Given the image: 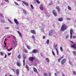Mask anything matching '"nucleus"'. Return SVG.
<instances>
[{
	"label": "nucleus",
	"instance_id": "nucleus-2",
	"mask_svg": "<svg viewBox=\"0 0 76 76\" xmlns=\"http://www.w3.org/2000/svg\"><path fill=\"white\" fill-rule=\"evenodd\" d=\"M67 29V26H66L65 24H63L61 28V31H64Z\"/></svg>",
	"mask_w": 76,
	"mask_h": 76
},
{
	"label": "nucleus",
	"instance_id": "nucleus-27",
	"mask_svg": "<svg viewBox=\"0 0 76 76\" xmlns=\"http://www.w3.org/2000/svg\"><path fill=\"white\" fill-rule=\"evenodd\" d=\"M26 69H27V70L28 71L29 70V67H28V65H26Z\"/></svg>",
	"mask_w": 76,
	"mask_h": 76
},
{
	"label": "nucleus",
	"instance_id": "nucleus-39",
	"mask_svg": "<svg viewBox=\"0 0 76 76\" xmlns=\"http://www.w3.org/2000/svg\"><path fill=\"white\" fill-rule=\"evenodd\" d=\"M23 65L25 66V59H24L23 60Z\"/></svg>",
	"mask_w": 76,
	"mask_h": 76
},
{
	"label": "nucleus",
	"instance_id": "nucleus-34",
	"mask_svg": "<svg viewBox=\"0 0 76 76\" xmlns=\"http://www.w3.org/2000/svg\"><path fill=\"white\" fill-rule=\"evenodd\" d=\"M14 3L16 5H17V6H19V4L18 3L16 2H15Z\"/></svg>",
	"mask_w": 76,
	"mask_h": 76
},
{
	"label": "nucleus",
	"instance_id": "nucleus-37",
	"mask_svg": "<svg viewBox=\"0 0 76 76\" xmlns=\"http://www.w3.org/2000/svg\"><path fill=\"white\" fill-rule=\"evenodd\" d=\"M31 7L32 9H34V7L33 6V5H32V4L31 5Z\"/></svg>",
	"mask_w": 76,
	"mask_h": 76
},
{
	"label": "nucleus",
	"instance_id": "nucleus-8",
	"mask_svg": "<svg viewBox=\"0 0 76 76\" xmlns=\"http://www.w3.org/2000/svg\"><path fill=\"white\" fill-rule=\"evenodd\" d=\"M14 20L15 23L16 24V25H18L19 24V22L16 19H14Z\"/></svg>",
	"mask_w": 76,
	"mask_h": 76
},
{
	"label": "nucleus",
	"instance_id": "nucleus-38",
	"mask_svg": "<svg viewBox=\"0 0 76 76\" xmlns=\"http://www.w3.org/2000/svg\"><path fill=\"white\" fill-rule=\"evenodd\" d=\"M12 49H13V48H11L10 49H8L7 50L8 51H10V50H12Z\"/></svg>",
	"mask_w": 76,
	"mask_h": 76
},
{
	"label": "nucleus",
	"instance_id": "nucleus-19",
	"mask_svg": "<svg viewBox=\"0 0 76 76\" xmlns=\"http://www.w3.org/2000/svg\"><path fill=\"white\" fill-rule=\"evenodd\" d=\"M40 8L41 10H43V6H42V5H40Z\"/></svg>",
	"mask_w": 76,
	"mask_h": 76
},
{
	"label": "nucleus",
	"instance_id": "nucleus-36",
	"mask_svg": "<svg viewBox=\"0 0 76 76\" xmlns=\"http://www.w3.org/2000/svg\"><path fill=\"white\" fill-rule=\"evenodd\" d=\"M33 39H35V36H34V35H33L32 37H31Z\"/></svg>",
	"mask_w": 76,
	"mask_h": 76
},
{
	"label": "nucleus",
	"instance_id": "nucleus-40",
	"mask_svg": "<svg viewBox=\"0 0 76 76\" xmlns=\"http://www.w3.org/2000/svg\"><path fill=\"white\" fill-rule=\"evenodd\" d=\"M27 48L28 49V50H30L31 48H30V47H29V46H27Z\"/></svg>",
	"mask_w": 76,
	"mask_h": 76
},
{
	"label": "nucleus",
	"instance_id": "nucleus-24",
	"mask_svg": "<svg viewBox=\"0 0 76 76\" xmlns=\"http://www.w3.org/2000/svg\"><path fill=\"white\" fill-rule=\"evenodd\" d=\"M24 51L26 53H28V50L25 49H24Z\"/></svg>",
	"mask_w": 76,
	"mask_h": 76
},
{
	"label": "nucleus",
	"instance_id": "nucleus-44",
	"mask_svg": "<svg viewBox=\"0 0 76 76\" xmlns=\"http://www.w3.org/2000/svg\"><path fill=\"white\" fill-rule=\"evenodd\" d=\"M5 1H6V2H7V3H9V1L8 0H4Z\"/></svg>",
	"mask_w": 76,
	"mask_h": 76
},
{
	"label": "nucleus",
	"instance_id": "nucleus-31",
	"mask_svg": "<svg viewBox=\"0 0 76 76\" xmlns=\"http://www.w3.org/2000/svg\"><path fill=\"white\" fill-rule=\"evenodd\" d=\"M8 21L10 23H11V24H13V23L12 22V21H11L10 19H8Z\"/></svg>",
	"mask_w": 76,
	"mask_h": 76
},
{
	"label": "nucleus",
	"instance_id": "nucleus-26",
	"mask_svg": "<svg viewBox=\"0 0 76 76\" xmlns=\"http://www.w3.org/2000/svg\"><path fill=\"white\" fill-rule=\"evenodd\" d=\"M40 30H41V32H44V29L42 28H40Z\"/></svg>",
	"mask_w": 76,
	"mask_h": 76
},
{
	"label": "nucleus",
	"instance_id": "nucleus-30",
	"mask_svg": "<svg viewBox=\"0 0 76 76\" xmlns=\"http://www.w3.org/2000/svg\"><path fill=\"white\" fill-rule=\"evenodd\" d=\"M18 58H19V59H20V58H21V57L20 56V55H19L18 56Z\"/></svg>",
	"mask_w": 76,
	"mask_h": 76
},
{
	"label": "nucleus",
	"instance_id": "nucleus-43",
	"mask_svg": "<svg viewBox=\"0 0 76 76\" xmlns=\"http://www.w3.org/2000/svg\"><path fill=\"white\" fill-rule=\"evenodd\" d=\"M36 1L37 2V3L38 4H39V3H40V2H39V1L37 0Z\"/></svg>",
	"mask_w": 76,
	"mask_h": 76
},
{
	"label": "nucleus",
	"instance_id": "nucleus-59",
	"mask_svg": "<svg viewBox=\"0 0 76 76\" xmlns=\"http://www.w3.org/2000/svg\"><path fill=\"white\" fill-rule=\"evenodd\" d=\"M16 29H19V26H17V27H16Z\"/></svg>",
	"mask_w": 76,
	"mask_h": 76
},
{
	"label": "nucleus",
	"instance_id": "nucleus-18",
	"mask_svg": "<svg viewBox=\"0 0 76 76\" xmlns=\"http://www.w3.org/2000/svg\"><path fill=\"white\" fill-rule=\"evenodd\" d=\"M17 32L18 33L19 35L20 36V37L21 38H22V34H21V33L20 32V31H18Z\"/></svg>",
	"mask_w": 76,
	"mask_h": 76
},
{
	"label": "nucleus",
	"instance_id": "nucleus-20",
	"mask_svg": "<svg viewBox=\"0 0 76 76\" xmlns=\"http://www.w3.org/2000/svg\"><path fill=\"white\" fill-rule=\"evenodd\" d=\"M57 53V55H58L59 54V52H58V49H56V50Z\"/></svg>",
	"mask_w": 76,
	"mask_h": 76
},
{
	"label": "nucleus",
	"instance_id": "nucleus-15",
	"mask_svg": "<svg viewBox=\"0 0 76 76\" xmlns=\"http://www.w3.org/2000/svg\"><path fill=\"white\" fill-rule=\"evenodd\" d=\"M58 21H59V22H62L63 20V18H60L58 19Z\"/></svg>",
	"mask_w": 76,
	"mask_h": 76
},
{
	"label": "nucleus",
	"instance_id": "nucleus-10",
	"mask_svg": "<svg viewBox=\"0 0 76 76\" xmlns=\"http://www.w3.org/2000/svg\"><path fill=\"white\" fill-rule=\"evenodd\" d=\"M17 65L19 67H20V66H21V64L19 62H17Z\"/></svg>",
	"mask_w": 76,
	"mask_h": 76
},
{
	"label": "nucleus",
	"instance_id": "nucleus-58",
	"mask_svg": "<svg viewBox=\"0 0 76 76\" xmlns=\"http://www.w3.org/2000/svg\"><path fill=\"white\" fill-rule=\"evenodd\" d=\"M73 73H74V75H76V72L74 71L73 72Z\"/></svg>",
	"mask_w": 76,
	"mask_h": 76
},
{
	"label": "nucleus",
	"instance_id": "nucleus-54",
	"mask_svg": "<svg viewBox=\"0 0 76 76\" xmlns=\"http://www.w3.org/2000/svg\"><path fill=\"white\" fill-rule=\"evenodd\" d=\"M45 36H43V39H45Z\"/></svg>",
	"mask_w": 76,
	"mask_h": 76
},
{
	"label": "nucleus",
	"instance_id": "nucleus-33",
	"mask_svg": "<svg viewBox=\"0 0 76 76\" xmlns=\"http://www.w3.org/2000/svg\"><path fill=\"white\" fill-rule=\"evenodd\" d=\"M44 76H48L47 74V73H44L43 74Z\"/></svg>",
	"mask_w": 76,
	"mask_h": 76
},
{
	"label": "nucleus",
	"instance_id": "nucleus-53",
	"mask_svg": "<svg viewBox=\"0 0 76 76\" xmlns=\"http://www.w3.org/2000/svg\"><path fill=\"white\" fill-rule=\"evenodd\" d=\"M64 57V56H62L60 58L61 59H62V58H63Z\"/></svg>",
	"mask_w": 76,
	"mask_h": 76
},
{
	"label": "nucleus",
	"instance_id": "nucleus-56",
	"mask_svg": "<svg viewBox=\"0 0 76 76\" xmlns=\"http://www.w3.org/2000/svg\"><path fill=\"white\" fill-rule=\"evenodd\" d=\"M46 15L47 16H50V14H48Z\"/></svg>",
	"mask_w": 76,
	"mask_h": 76
},
{
	"label": "nucleus",
	"instance_id": "nucleus-64",
	"mask_svg": "<svg viewBox=\"0 0 76 76\" xmlns=\"http://www.w3.org/2000/svg\"><path fill=\"white\" fill-rule=\"evenodd\" d=\"M62 76H65V75L64 74H62Z\"/></svg>",
	"mask_w": 76,
	"mask_h": 76
},
{
	"label": "nucleus",
	"instance_id": "nucleus-17",
	"mask_svg": "<svg viewBox=\"0 0 76 76\" xmlns=\"http://www.w3.org/2000/svg\"><path fill=\"white\" fill-rule=\"evenodd\" d=\"M23 4H24L26 5V6H29L28 3L27 2H26L23 1Z\"/></svg>",
	"mask_w": 76,
	"mask_h": 76
},
{
	"label": "nucleus",
	"instance_id": "nucleus-55",
	"mask_svg": "<svg viewBox=\"0 0 76 76\" xmlns=\"http://www.w3.org/2000/svg\"><path fill=\"white\" fill-rule=\"evenodd\" d=\"M52 4H53L52 2H50V3H49V5L50 6V5H52Z\"/></svg>",
	"mask_w": 76,
	"mask_h": 76
},
{
	"label": "nucleus",
	"instance_id": "nucleus-25",
	"mask_svg": "<svg viewBox=\"0 0 76 76\" xmlns=\"http://www.w3.org/2000/svg\"><path fill=\"white\" fill-rule=\"evenodd\" d=\"M23 12L24 14H25L26 15L27 13H26V10H23Z\"/></svg>",
	"mask_w": 76,
	"mask_h": 76
},
{
	"label": "nucleus",
	"instance_id": "nucleus-61",
	"mask_svg": "<svg viewBox=\"0 0 76 76\" xmlns=\"http://www.w3.org/2000/svg\"><path fill=\"white\" fill-rule=\"evenodd\" d=\"M73 45H74V46H76V43L74 44Z\"/></svg>",
	"mask_w": 76,
	"mask_h": 76
},
{
	"label": "nucleus",
	"instance_id": "nucleus-13",
	"mask_svg": "<svg viewBox=\"0 0 76 76\" xmlns=\"http://www.w3.org/2000/svg\"><path fill=\"white\" fill-rule=\"evenodd\" d=\"M55 50L58 49L57 48H56L57 47V44H54L53 46Z\"/></svg>",
	"mask_w": 76,
	"mask_h": 76
},
{
	"label": "nucleus",
	"instance_id": "nucleus-16",
	"mask_svg": "<svg viewBox=\"0 0 76 76\" xmlns=\"http://www.w3.org/2000/svg\"><path fill=\"white\" fill-rule=\"evenodd\" d=\"M33 70L36 73H38V72L37 71V69L35 68V67H33Z\"/></svg>",
	"mask_w": 76,
	"mask_h": 76
},
{
	"label": "nucleus",
	"instance_id": "nucleus-52",
	"mask_svg": "<svg viewBox=\"0 0 76 76\" xmlns=\"http://www.w3.org/2000/svg\"><path fill=\"white\" fill-rule=\"evenodd\" d=\"M71 47H72V48H75V45H72L71 46Z\"/></svg>",
	"mask_w": 76,
	"mask_h": 76
},
{
	"label": "nucleus",
	"instance_id": "nucleus-14",
	"mask_svg": "<svg viewBox=\"0 0 76 76\" xmlns=\"http://www.w3.org/2000/svg\"><path fill=\"white\" fill-rule=\"evenodd\" d=\"M31 33L33 34H34L35 35L36 34V32H35V31H34V30H31Z\"/></svg>",
	"mask_w": 76,
	"mask_h": 76
},
{
	"label": "nucleus",
	"instance_id": "nucleus-29",
	"mask_svg": "<svg viewBox=\"0 0 76 76\" xmlns=\"http://www.w3.org/2000/svg\"><path fill=\"white\" fill-rule=\"evenodd\" d=\"M60 49L61 51V52H63V48H62V47H60Z\"/></svg>",
	"mask_w": 76,
	"mask_h": 76
},
{
	"label": "nucleus",
	"instance_id": "nucleus-48",
	"mask_svg": "<svg viewBox=\"0 0 76 76\" xmlns=\"http://www.w3.org/2000/svg\"><path fill=\"white\" fill-rule=\"evenodd\" d=\"M73 54L75 55L76 54V52H75V51H74L73 52Z\"/></svg>",
	"mask_w": 76,
	"mask_h": 76
},
{
	"label": "nucleus",
	"instance_id": "nucleus-12",
	"mask_svg": "<svg viewBox=\"0 0 76 76\" xmlns=\"http://www.w3.org/2000/svg\"><path fill=\"white\" fill-rule=\"evenodd\" d=\"M34 59L35 58L34 57H31L29 58V60H30V61H32L33 60H34Z\"/></svg>",
	"mask_w": 76,
	"mask_h": 76
},
{
	"label": "nucleus",
	"instance_id": "nucleus-47",
	"mask_svg": "<svg viewBox=\"0 0 76 76\" xmlns=\"http://www.w3.org/2000/svg\"><path fill=\"white\" fill-rule=\"evenodd\" d=\"M73 38L74 39H75V38H76V36H73Z\"/></svg>",
	"mask_w": 76,
	"mask_h": 76
},
{
	"label": "nucleus",
	"instance_id": "nucleus-22",
	"mask_svg": "<svg viewBox=\"0 0 76 76\" xmlns=\"http://www.w3.org/2000/svg\"><path fill=\"white\" fill-rule=\"evenodd\" d=\"M56 9L58 10V12H60V8L58 7H56Z\"/></svg>",
	"mask_w": 76,
	"mask_h": 76
},
{
	"label": "nucleus",
	"instance_id": "nucleus-11",
	"mask_svg": "<svg viewBox=\"0 0 76 76\" xmlns=\"http://www.w3.org/2000/svg\"><path fill=\"white\" fill-rule=\"evenodd\" d=\"M6 39L5 38L4 42V47H7V44H6Z\"/></svg>",
	"mask_w": 76,
	"mask_h": 76
},
{
	"label": "nucleus",
	"instance_id": "nucleus-51",
	"mask_svg": "<svg viewBox=\"0 0 76 76\" xmlns=\"http://www.w3.org/2000/svg\"><path fill=\"white\" fill-rule=\"evenodd\" d=\"M67 20H70V18H67Z\"/></svg>",
	"mask_w": 76,
	"mask_h": 76
},
{
	"label": "nucleus",
	"instance_id": "nucleus-28",
	"mask_svg": "<svg viewBox=\"0 0 76 76\" xmlns=\"http://www.w3.org/2000/svg\"><path fill=\"white\" fill-rule=\"evenodd\" d=\"M69 63L71 65V66L72 65V62L70 61H69Z\"/></svg>",
	"mask_w": 76,
	"mask_h": 76
},
{
	"label": "nucleus",
	"instance_id": "nucleus-57",
	"mask_svg": "<svg viewBox=\"0 0 76 76\" xmlns=\"http://www.w3.org/2000/svg\"><path fill=\"white\" fill-rule=\"evenodd\" d=\"M1 54L2 56L3 54V52H1Z\"/></svg>",
	"mask_w": 76,
	"mask_h": 76
},
{
	"label": "nucleus",
	"instance_id": "nucleus-45",
	"mask_svg": "<svg viewBox=\"0 0 76 76\" xmlns=\"http://www.w3.org/2000/svg\"><path fill=\"white\" fill-rule=\"evenodd\" d=\"M1 21L2 23H4V20H1Z\"/></svg>",
	"mask_w": 76,
	"mask_h": 76
},
{
	"label": "nucleus",
	"instance_id": "nucleus-60",
	"mask_svg": "<svg viewBox=\"0 0 76 76\" xmlns=\"http://www.w3.org/2000/svg\"><path fill=\"white\" fill-rule=\"evenodd\" d=\"M12 70H13V72H15V69H12Z\"/></svg>",
	"mask_w": 76,
	"mask_h": 76
},
{
	"label": "nucleus",
	"instance_id": "nucleus-23",
	"mask_svg": "<svg viewBox=\"0 0 76 76\" xmlns=\"http://www.w3.org/2000/svg\"><path fill=\"white\" fill-rule=\"evenodd\" d=\"M68 10H72V8H71V7H70V6H68Z\"/></svg>",
	"mask_w": 76,
	"mask_h": 76
},
{
	"label": "nucleus",
	"instance_id": "nucleus-32",
	"mask_svg": "<svg viewBox=\"0 0 76 76\" xmlns=\"http://www.w3.org/2000/svg\"><path fill=\"white\" fill-rule=\"evenodd\" d=\"M49 42H50V40H49V39H47V43L48 44H49Z\"/></svg>",
	"mask_w": 76,
	"mask_h": 76
},
{
	"label": "nucleus",
	"instance_id": "nucleus-9",
	"mask_svg": "<svg viewBox=\"0 0 76 76\" xmlns=\"http://www.w3.org/2000/svg\"><path fill=\"white\" fill-rule=\"evenodd\" d=\"M53 13L55 16H57V12H56L55 10H53Z\"/></svg>",
	"mask_w": 76,
	"mask_h": 76
},
{
	"label": "nucleus",
	"instance_id": "nucleus-21",
	"mask_svg": "<svg viewBox=\"0 0 76 76\" xmlns=\"http://www.w3.org/2000/svg\"><path fill=\"white\" fill-rule=\"evenodd\" d=\"M46 61H47V63H49V62H50V60H49L48 58H46Z\"/></svg>",
	"mask_w": 76,
	"mask_h": 76
},
{
	"label": "nucleus",
	"instance_id": "nucleus-1",
	"mask_svg": "<svg viewBox=\"0 0 76 76\" xmlns=\"http://www.w3.org/2000/svg\"><path fill=\"white\" fill-rule=\"evenodd\" d=\"M12 37L13 38L12 41L14 44V47H15L16 45H17V44H16V43H17V41H16V38L14 36H13Z\"/></svg>",
	"mask_w": 76,
	"mask_h": 76
},
{
	"label": "nucleus",
	"instance_id": "nucleus-63",
	"mask_svg": "<svg viewBox=\"0 0 76 76\" xmlns=\"http://www.w3.org/2000/svg\"><path fill=\"white\" fill-rule=\"evenodd\" d=\"M6 57H7V56H6V54L5 55V58H6Z\"/></svg>",
	"mask_w": 76,
	"mask_h": 76
},
{
	"label": "nucleus",
	"instance_id": "nucleus-4",
	"mask_svg": "<svg viewBox=\"0 0 76 76\" xmlns=\"http://www.w3.org/2000/svg\"><path fill=\"white\" fill-rule=\"evenodd\" d=\"M73 33V30L71 28L70 30V39L72 38V34Z\"/></svg>",
	"mask_w": 76,
	"mask_h": 76
},
{
	"label": "nucleus",
	"instance_id": "nucleus-7",
	"mask_svg": "<svg viewBox=\"0 0 76 76\" xmlns=\"http://www.w3.org/2000/svg\"><path fill=\"white\" fill-rule=\"evenodd\" d=\"M19 70L17 69L16 71V73L17 76H19V72H20Z\"/></svg>",
	"mask_w": 76,
	"mask_h": 76
},
{
	"label": "nucleus",
	"instance_id": "nucleus-49",
	"mask_svg": "<svg viewBox=\"0 0 76 76\" xmlns=\"http://www.w3.org/2000/svg\"><path fill=\"white\" fill-rule=\"evenodd\" d=\"M4 28L5 29H8L9 28V27H5Z\"/></svg>",
	"mask_w": 76,
	"mask_h": 76
},
{
	"label": "nucleus",
	"instance_id": "nucleus-3",
	"mask_svg": "<svg viewBox=\"0 0 76 76\" xmlns=\"http://www.w3.org/2000/svg\"><path fill=\"white\" fill-rule=\"evenodd\" d=\"M54 34V31L53 30H50L49 32V36H53Z\"/></svg>",
	"mask_w": 76,
	"mask_h": 76
},
{
	"label": "nucleus",
	"instance_id": "nucleus-6",
	"mask_svg": "<svg viewBox=\"0 0 76 76\" xmlns=\"http://www.w3.org/2000/svg\"><path fill=\"white\" fill-rule=\"evenodd\" d=\"M38 52V50L36 49L33 50L32 51V53H34V54H35V53H37Z\"/></svg>",
	"mask_w": 76,
	"mask_h": 76
},
{
	"label": "nucleus",
	"instance_id": "nucleus-5",
	"mask_svg": "<svg viewBox=\"0 0 76 76\" xmlns=\"http://www.w3.org/2000/svg\"><path fill=\"white\" fill-rule=\"evenodd\" d=\"M66 59L65 58L64 59L61 61V63L62 64H64L66 63Z\"/></svg>",
	"mask_w": 76,
	"mask_h": 76
},
{
	"label": "nucleus",
	"instance_id": "nucleus-46",
	"mask_svg": "<svg viewBox=\"0 0 76 76\" xmlns=\"http://www.w3.org/2000/svg\"><path fill=\"white\" fill-rule=\"evenodd\" d=\"M61 58H59V59H58V62L59 63H60V61H61Z\"/></svg>",
	"mask_w": 76,
	"mask_h": 76
},
{
	"label": "nucleus",
	"instance_id": "nucleus-35",
	"mask_svg": "<svg viewBox=\"0 0 76 76\" xmlns=\"http://www.w3.org/2000/svg\"><path fill=\"white\" fill-rule=\"evenodd\" d=\"M3 14H1L0 15V18H3Z\"/></svg>",
	"mask_w": 76,
	"mask_h": 76
},
{
	"label": "nucleus",
	"instance_id": "nucleus-41",
	"mask_svg": "<svg viewBox=\"0 0 76 76\" xmlns=\"http://www.w3.org/2000/svg\"><path fill=\"white\" fill-rule=\"evenodd\" d=\"M52 54L54 56H55V53H54V51H52Z\"/></svg>",
	"mask_w": 76,
	"mask_h": 76
},
{
	"label": "nucleus",
	"instance_id": "nucleus-62",
	"mask_svg": "<svg viewBox=\"0 0 76 76\" xmlns=\"http://www.w3.org/2000/svg\"><path fill=\"white\" fill-rule=\"evenodd\" d=\"M23 57H24V59H25V58H26V56H23Z\"/></svg>",
	"mask_w": 76,
	"mask_h": 76
},
{
	"label": "nucleus",
	"instance_id": "nucleus-42",
	"mask_svg": "<svg viewBox=\"0 0 76 76\" xmlns=\"http://www.w3.org/2000/svg\"><path fill=\"white\" fill-rule=\"evenodd\" d=\"M69 37V35L68 34L67 35V36L66 37V38L67 39Z\"/></svg>",
	"mask_w": 76,
	"mask_h": 76
},
{
	"label": "nucleus",
	"instance_id": "nucleus-50",
	"mask_svg": "<svg viewBox=\"0 0 76 76\" xmlns=\"http://www.w3.org/2000/svg\"><path fill=\"white\" fill-rule=\"evenodd\" d=\"M48 74H49V76H51V75L50 72H48Z\"/></svg>",
	"mask_w": 76,
	"mask_h": 76
}]
</instances>
